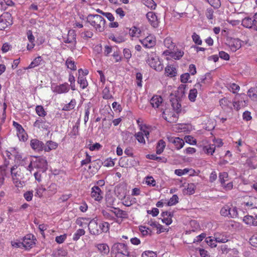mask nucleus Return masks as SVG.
<instances>
[{
	"mask_svg": "<svg viewBox=\"0 0 257 257\" xmlns=\"http://www.w3.org/2000/svg\"><path fill=\"white\" fill-rule=\"evenodd\" d=\"M186 85L181 84L178 88L175 94L171 93L170 95V101L173 110L176 112H171L167 109H165L163 114L168 115L165 119L170 123L176 122L178 118V114L181 111V104L180 103L181 98L185 95V89Z\"/></svg>",
	"mask_w": 257,
	"mask_h": 257,
	"instance_id": "f257e3e1",
	"label": "nucleus"
},
{
	"mask_svg": "<svg viewBox=\"0 0 257 257\" xmlns=\"http://www.w3.org/2000/svg\"><path fill=\"white\" fill-rule=\"evenodd\" d=\"M27 169L25 168H19L17 166H13L11 169V175L16 186L18 187H22L25 181L23 180L25 178V173Z\"/></svg>",
	"mask_w": 257,
	"mask_h": 257,
	"instance_id": "f03ea898",
	"label": "nucleus"
},
{
	"mask_svg": "<svg viewBox=\"0 0 257 257\" xmlns=\"http://www.w3.org/2000/svg\"><path fill=\"white\" fill-rule=\"evenodd\" d=\"M86 22L93 26L96 31L101 32L104 30L105 20L100 15L89 14L86 17Z\"/></svg>",
	"mask_w": 257,
	"mask_h": 257,
	"instance_id": "7ed1b4c3",
	"label": "nucleus"
},
{
	"mask_svg": "<svg viewBox=\"0 0 257 257\" xmlns=\"http://www.w3.org/2000/svg\"><path fill=\"white\" fill-rule=\"evenodd\" d=\"M146 62L152 68L157 71L160 72L163 70L164 65L160 61L159 57L155 52L147 53Z\"/></svg>",
	"mask_w": 257,
	"mask_h": 257,
	"instance_id": "20e7f679",
	"label": "nucleus"
},
{
	"mask_svg": "<svg viewBox=\"0 0 257 257\" xmlns=\"http://www.w3.org/2000/svg\"><path fill=\"white\" fill-rule=\"evenodd\" d=\"M121 254L123 255L130 256V252L128 250L127 245L124 243H114L111 248V254Z\"/></svg>",
	"mask_w": 257,
	"mask_h": 257,
	"instance_id": "39448f33",
	"label": "nucleus"
},
{
	"mask_svg": "<svg viewBox=\"0 0 257 257\" xmlns=\"http://www.w3.org/2000/svg\"><path fill=\"white\" fill-rule=\"evenodd\" d=\"M225 44L228 46L230 50L233 52H236L241 46V41L238 38L227 37Z\"/></svg>",
	"mask_w": 257,
	"mask_h": 257,
	"instance_id": "423d86ee",
	"label": "nucleus"
},
{
	"mask_svg": "<svg viewBox=\"0 0 257 257\" xmlns=\"http://www.w3.org/2000/svg\"><path fill=\"white\" fill-rule=\"evenodd\" d=\"M88 229L90 233L93 235H99L100 234L101 229L99 225V221L95 218L91 220L88 224Z\"/></svg>",
	"mask_w": 257,
	"mask_h": 257,
	"instance_id": "0eeeda50",
	"label": "nucleus"
},
{
	"mask_svg": "<svg viewBox=\"0 0 257 257\" xmlns=\"http://www.w3.org/2000/svg\"><path fill=\"white\" fill-rule=\"evenodd\" d=\"M36 238L34 235L32 234H28L24 237L23 239V247L25 248L26 250L32 248L35 244Z\"/></svg>",
	"mask_w": 257,
	"mask_h": 257,
	"instance_id": "6e6552de",
	"label": "nucleus"
},
{
	"mask_svg": "<svg viewBox=\"0 0 257 257\" xmlns=\"http://www.w3.org/2000/svg\"><path fill=\"white\" fill-rule=\"evenodd\" d=\"M12 24L11 15L9 13L4 14L0 17V30H3Z\"/></svg>",
	"mask_w": 257,
	"mask_h": 257,
	"instance_id": "1a4fd4ad",
	"label": "nucleus"
},
{
	"mask_svg": "<svg viewBox=\"0 0 257 257\" xmlns=\"http://www.w3.org/2000/svg\"><path fill=\"white\" fill-rule=\"evenodd\" d=\"M30 146L35 152H42L44 151L45 144L44 143L37 139H32L30 141Z\"/></svg>",
	"mask_w": 257,
	"mask_h": 257,
	"instance_id": "9d476101",
	"label": "nucleus"
},
{
	"mask_svg": "<svg viewBox=\"0 0 257 257\" xmlns=\"http://www.w3.org/2000/svg\"><path fill=\"white\" fill-rule=\"evenodd\" d=\"M35 167L41 169L42 172H45L47 169V162L45 157H39L36 158L34 163Z\"/></svg>",
	"mask_w": 257,
	"mask_h": 257,
	"instance_id": "9b49d317",
	"label": "nucleus"
},
{
	"mask_svg": "<svg viewBox=\"0 0 257 257\" xmlns=\"http://www.w3.org/2000/svg\"><path fill=\"white\" fill-rule=\"evenodd\" d=\"M141 42L144 47L150 48L156 45V38L153 36L150 35L141 40Z\"/></svg>",
	"mask_w": 257,
	"mask_h": 257,
	"instance_id": "f8f14e48",
	"label": "nucleus"
},
{
	"mask_svg": "<svg viewBox=\"0 0 257 257\" xmlns=\"http://www.w3.org/2000/svg\"><path fill=\"white\" fill-rule=\"evenodd\" d=\"M91 189V196L95 200L100 201L102 199L103 192L98 186H95Z\"/></svg>",
	"mask_w": 257,
	"mask_h": 257,
	"instance_id": "ddd939ff",
	"label": "nucleus"
},
{
	"mask_svg": "<svg viewBox=\"0 0 257 257\" xmlns=\"http://www.w3.org/2000/svg\"><path fill=\"white\" fill-rule=\"evenodd\" d=\"M34 126L39 129H43L47 130L49 126V124L45 120L39 118L37 119L33 124Z\"/></svg>",
	"mask_w": 257,
	"mask_h": 257,
	"instance_id": "4468645a",
	"label": "nucleus"
},
{
	"mask_svg": "<svg viewBox=\"0 0 257 257\" xmlns=\"http://www.w3.org/2000/svg\"><path fill=\"white\" fill-rule=\"evenodd\" d=\"M146 17L150 22L151 25L154 28H156L158 26V22L157 21V17L153 12H148Z\"/></svg>",
	"mask_w": 257,
	"mask_h": 257,
	"instance_id": "2eb2a0df",
	"label": "nucleus"
},
{
	"mask_svg": "<svg viewBox=\"0 0 257 257\" xmlns=\"http://www.w3.org/2000/svg\"><path fill=\"white\" fill-rule=\"evenodd\" d=\"M69 90V85L67 83H64L59 85H57L54 88L53 91L57 93H63L68 92Z\"/></svg>",
	"mask_w": 257,
	"mask_h": 257,
	"instance_id": "dca6fc26",
	"label": "nucleus"
},
{
	"mask_svg": "<svg viewBox=\"0 0 257 257\" xmlns=\"http://www.w3.org/2000/svg\"><path fill=\"white\" fill-rule=\"evenodd\" d=\"M65 43H75L76 44V34L74 30H69L68 33L67 38L64 41Z\"/></svg>",
	"mask_w": 257,
	"mask_h": 257,
	"instance_id": "f3484780",
	"label": "nucleus"
},
{
	"mask_svg": "<svg viewBox=\"0 0 257 257\" xmlns=\"http://www.w3.org/2000/svg\"><path fill=\"white\" fill-rule=\"evenodd\" d=\"M163 98L159 95H154L150 100V103L153 107L158 108L162 103Z\"/></svg>",
	"mask_w": 257,
	"mask_h": 257,
	"instance_id": "a211bd4d",
	"label": "nucleus"
},
{
	"mask_svg": "<svg viewBox=\"0 0 257 257\" xmlns=\"http://www.w3.org/2000/svg\"><path fill=\"white\" fill-rule=\"evenodd\" d=\"M45 63L44 60L43 59L41 56H38L35 58L33 61L30 63L29 66L27 67L26 69H32L36 66H38L40 65H43Z\"/></svg>",
	"mask_w": 257,
	"mask_h": 257,
	"instance_id": "6ab92c4d",
	"label": "nucleus"
},
{
	"mask_svg": "<svg viewBox=\"0 0 257 257\" xmlns=\"http://www.w3.org/2000/svg\"><path fill=\"white\" fill-rule=\"evenodd\" d=\"M99 251L103 255H107L109 251V247L106 243H99L95 245Z\"/></svg>",
	"mask_w": 257,
	"mask_h": 257,
	"instance_id": "aec40b11",
	"label": "nucleus"
},
{
	"mask_svg": "<svg viewBox=\"0 0 257 257\" xmlns=\"http://www.w3.org/2000/svg\"><path fill=\"white\" fill-rule=\"evenodd\" d=\"M243 203L247 206L250 207V208H254L257 207V198L255 197L249 196L247 201H244Z\"/></svg>",
	"mask_w": 257,
	"mask_h": 257,
	"instance_id": "412c9836",
	"label": "nucleus"
},
{
	"mask_svg": "<svg viewBox=\"0 0 257 257\" xmlns=\"http://www.w3.org/2000/svg\"><path fill=\"white\" fill-rule=\"evenodd\" d=\"M44 151L49 152L52 150H55L58 148V145L57 143L52 141H47L45 144Z\"/></svg>",
	"mask_w": 257,
	"mask_h": 257,
	"instance_id": "4be33fe9",
	"label": "nucleus"
},
{
	"mask_svg": "<svg viewBox=\"0 0 257 257\" xmlns=\"http://www.w3.org/2000/svg\"><path fill=\"white\" fill-rule=\"evenodd\" d=\"M115 201V198H114L111 194H108L106 195L105 204H106V206L107 207L114 208V207L113 206L114 205Z\"/></svg>",
	"mask_w": 257,
	"mask_h": 257,
	"instance_id": "5701e85b",
	"label": "nucleus"
},
{
	"mask_svg": "<svg viewBox=\"0 0 257 257\" xmlns=\"http://www.w3.org/2000/svg\"><path fill=\"white\" fill-rule=\"evenodd\" d=\"M115 211L110 210L115 215L116 217L121 218H128V214L126 211L121 210L119 208H114Z\"/></svg>",
	"mask_w": 257,
	"mask_h": 257,
	"instance_id": "b1692460",
	"label": "nucleus"
},
{
	"mask_svg": "<svg viewBox=\"0 0 257 257\" xmlns=\"http://www.w3.org/2000/svg\"><path fill=\"white\" fill-rule=\"evenodd\" d=\"M165 73L167 74L168 76H170V77H174L176 75L177 70L176 69L172 67L171 66L168 65L165 68Z\"/></svg>",
	"mask_w": 257,
	"mask_h": 257,
	"instance_id": "393cba45",
	"label": "nucleus"
},
{
	"mask_svg": "<svg viewBox=\"0 0 257 257\" xmlns=\"http://www.w3.org/2000/svg\"><path fill=\"white\" fill-rule=\"evenodd\" d=\"M166 147V143L163 140H160L158 141L156 147V153L157 154H161L164 151Z\"/></svg>",
	"mask_w": 257,
	"mask_h": 257,
	"instance_id": "a878e982",
	"label": "nucleus"
},
{
	"mask_svg": "<svg viewBox=\"0 0 257 257\" xmlns=\"http://www.w3.org/2000/svg\"><path fill=\"white\" fill-rule=\"evenodd\" d=\"M115 192L117 196L121 198V199L124 198L125 196V190L122 187L116 186L115 189Z\"/></svg>",
	"mask_w": 257,
	"mask_h": 257,
	"instance_id": "bb28decb",
	"label": "nucleus"
},
{
	"mask_svg": "<svg viewBox=\"0 0 257 257\" xmlns=\"http://www.w3.org/2000/svg\"><path fill=\"white\" fill-rule=\"evenodd\" d=\"M125 161L126 163L122 165V167H130L131 166H135L136 164V162L133 159L130 160L126 157H124L121 158V162Z\"/></svg>",
	"mask_w": 257,
	"mask_h": 257,
	"instance_id": "cd10ccee",
	"label": "nucleus"
},
{
	"mask_svg": "<svg viewBox=\"0 0 257 257\" xmlns=\"http://www.w3.org/2000/svg\"><path fill=\"white\" fill-rule=\"evenodd\" d=\"M65 64L68 69L75 71L77 69L75 62L72 60V58L69 57L65 62Z\"/></svg>",
	"mask_w": 257,
	"mask_h": 257,
	"instance_id": "c85d7f7f",
	"label": "nucleus"
},
{
	"mask_svg": "<svg viewBox=\"0 0 257 257\" xmlns=\"http://www.w3.org/2000/svg\"><path fill=\"white\" fill-rule=\"evenodd\" d=\"M173 52L171 53V58L175 60L180 59L184 55V52L178 49H177L176 50H174Z\"/></svg>",
	"mask_w": 257,
	"mask_h": 257,
	"instance_id": "c756f323",
	"label": "nucleus"
},
{
	"mask_svg": "<svg viewBox=\"0 0 257 257\" xmlns=\"http://www.w3.org/2000/svg\"><path fill=\"white\" fill-rule=\"evenodd\" d=\"M252 18L250 17H245L242 20L241 22V25L246 28H252Z\"/></svg>",
	"mask_w": 257,
	"mask_h": 257,
	"instance_id": "7c9ffc66",
	"label": "nucleus"
},
{
	"mask_svg": "<svg viewBox=\"0 0 257 257\" xmlns=\"http://www.w3.org/2000/svg\"><path fill=\"white\" fill-rule=\"evenodd\" d=\"M76 100L75 99H72L70 102L65 104L62 108L63 110L69 111L73 109L76 105Z\"/></svg>",
	"mask_w": 257,
	"mask_h": 257,
	"instance_id": "2f4dec72",
	"label": "nucleus"
},
{
	"mask_svg": "<svg viewBox=\"0 0 257 257\" xmlns=\"http://www.w3.org/2000/svg\"><path fill=\"white\" fill-rule=\"evenodd\" d=\"M6 165L0 166V187L2 186L5 180V176L6 175Z\"/></svg>",
	"mask_w": 257,
	"mask_h": 257,
	"instance_id": "473e14b6",
	"label": "nucleus"
},
{
	"mask_svg": "<svg viewBox=\"0 0 257 257\" xmlns=\"http://www.w3.org/2000/svg\"><path fill=\"white\" fill-rule=\"evenodd\" d=\"M216 145L215 144L209 145V146L203 147V151L207 154L213 155L215 150Z\"/></svg>",
	"mask_w": 257,
	"mask_h": 257,
	"instance_id": "72a5a7b5",
	"label": "nucleus"
},
{
	"mask_svg": "<svg viewBox=\"0 0 257 257\" xmlns=\"http://www.w3.org/2000/svg\"><path fill=\"white\" fill-rule=\"evenodd\" d=\"M77 82L82 89H85L88 86V82L86 79L83 76L79 75Z\"/></svg>",
	"mask_w": 257,
	"mask_h": 257,
	"instance_id": "f704fd0d",
	"label": "nucleus"
},
{
	"mask_svg": "<svg viewBox=\"0 0 257 257\" xmlns=\"http://www.w3.org/2000/svg\"><path fill=\"white\" fill-rule=\"evenodd\" d=\"M100 227L101 229L100 234L102 232H107L109 230V224L107 222L99 221Z\"/></svg>",
	"mask_w": 257,
	"mask_h": 257,
	"instance_id": "c9c22d12",
	"label": "nucleus"
},
{
	"mask_svg": "<svg viewBox=\"0 0 257 257\" xmlns=\"http://www.w3.org/2000/svg\"><path fill=\"white\" fill-rule=\"evenodd\" d=\"M205 241L207 244H208V245H209L212 248L215 247L217 246V242L215 239V237L212 238V236H208L206 237Z\"/></svg>",
	"mask_w": 257,
	"mask_h": 257,
	"instance_id": "e433bc0d",
	"label": "nucleus"
},
{
	"mask_svg": "<svg viewBox=\"0 0 257 257\" xmlns=\"http://www.w3.org/2000/svg\"><path fill=\"white\" fill-rule=\"evenodd\" d=\"M102 95L103 98L105 99L113 98V96L111 94L109 88L108 87H105L102 90Z\"/></svg>",
	"mask_w": 257,
	"mask_h": 257,
	"instance_id": "4c0bfd02",
	"label": "nucleus"
},
{
	"mask_svg": "<svg viewBox=\"0 0 257 257\" xmlns=\"http://www.w3.org/2000/svg\"><path fill=\"white\" fill-rule=\"evenodd\" d=\"M35 110L37 114L40 116L44 117L47 114V112L42 105H37Z\"/></svg>",
	"mask_w": 257,
	"mask_h": 257,
	"instance_id": "58836bf2",
	"label": "nucleus"
},
{
	"mask_svg": "<svg viewBox=\"0 0 257 257\" xmlns=\"http://www.w3.org/2000/svg\"><path fill=\"white\" fill-rule=\"evenodd\" d=\"M241 94H237L234 98V100L233 101V106L236 110H238L240 109V103H242V101H239L238 99V97H239Z\"/></svg>",
	"mask_w": 257,
	"mask_h": 257,
	"instance_id": "ea45409f",
	"label": "nucleus"
},
{
	"mask_svg": "<svg viewBox=\"0 0 257 257\" xmlns=\"http://www.w3.org/2000/svg\"><path fill=\"white\" fill-rule=\"evenodd\" d=\"M256 89L255 88H250L247 92L248 96L253 100H257V94L255 93Z\"/></svg>",
	"mask_w": 257,
	"mask_h": 257,
	"instance_id": "a19ab883",
	"label": "nucleus"
},
{
	"mask_svg": "<svg viewBox=\"0 0 257 257\" xmlns=\"http://www.w3.org/2000/svg\"><path fill=\"white\" fill-rule=\"evenodd\" d=\"M85 233V230L83 229H79L74 234L73 239L75 241L78 240L80 236L84 235Z\"/></svg>",
	"mask_w": 257,
	"mask_h": 257,
	"instance_id": "79ce46f5",
	"label": "nucleus"
},
{
	"mask_svg": "<svg viewBox=\"0 0 257 257\" xmlns=\"http://www.w3.org/2000/svg\"><path fill=\"white\" fill-rule=\"evenodd\" d=\"M164 43L165 46L168 49L172 50V48H174L175 44L173 43L170 38H167L164 40Z\"/></svg>",
	"mask_w": 257,
	"mask_h": 257,
	"instance_id": "37998d69",
	"label": "nucleus"
},
{
	"mask_svg": "<svg viewBox=\"0 0 257 257\" xmlns=\"http://www.w3.org/2000/svg\"><path fill=\"white\" fill-rule=\"evenodd\" d=\"M231 101L226 97L221 98L219 100L220 105L222 108H225L226 107H228Z\"/></svg>",
	"mask_w": 257,
	"mask_h": 257,
	"instance_id": "c03bdc74",
	"label": "nucleus"
},
{
	"mask_svg": "<svg viewBox=\"0 0 257 257\" xmlns=\"http://www.w3.org/2000/svg\"><path fill=\"white\" fill-rule=\"evenodd\" d=\"M174 144L177 150H179L183 147L185 143L182 139L177 137L175 142L174 143Z\"/></svg>",
	"mask_w": 257,
	"mask_h": 257,
	"instance_id": "a18cd8bd",
	"label": "nucleus"
},
{
	"mask_svg": "<svg viewBox=\"0 0 257 257\" xmlns=\"http://www.w3.org/2000/svg\"><path fill=\"white\" fill-rule=\"evenodd\" d=\"M197 91L196 88L192 89L190 90L189 94V99L192 101L194 102L195 100L196 96H197Z\"/></svg>",
	"mask_w": 257,
	"mask_h": 257,
	"instance_id": "49530a36",
	"label": "nucleus"
},
{
	"mask_svg": "<svg viewBox=\"0 0 257 257\" xmlns=\"http://www.w3.org/2000/svg\"><path fill=\"white\" fill-rule=\"evenodd\" d=\"M206 1L214 9H218L221 6L220 0H206Z\"/></svg>",
	"mask_w": 257,
	"mask_h": 257,
	"instance_id": "de8ad7c7",
	"label": "nucleus"
},
{
	"mask_svg": "<svg viewBox=\"0 0 257 257\" xmlns=\"http://www.w3.org/2000/svg\"><path fill=\"white\" fill-rule=\"evenodd\" d=\"M178 200L179 198L178 196L176 194H174L168 202L167 205L170 206L175 205L178 202Z\"/></svg>",
	"mask_w": 257,
	"mask_h": 257,
	"instance_id": "09e8293b",
	"label": "nucleus"
},
{
	"mask_svg": "<svg viewBox=\"0 0 257 257\" xmlns=\"http://www.w3.org/2000/svg\"><path fill=\"white\" fill-rule=\"evenodd\" d=\"M220 214L222 216H227L229 217V206L225 205L222 207L220 210Z\"/></svg>",
	"mask_w": 257,
	"mask_h": 257,
	"instance_id": "8fccbe9b",
	"label": "nucleus"
},
{
	"mask_svg": "<svg viewBox=\"0 0 257 257\" xmlns=\"http://www.w3.org/2000/svg\"><path fill=\"white\" fill-rule=\"evenodd\" d=\"M13 125L16 128L18 134L19 133L20 135H21V134L24 133L25 130L20 124L14 121Z\"/></svg>",
	"mask_w": 257,
	"mask_h": 257,
	"instance_id": "3c124183",
	"label": "nucleus"
},
{
	"mask_svg": "<svg viewBox=\"0 0 257 257\" xmlns=\"http://www.w3.org/2000/svg\"><path fill=\"white\" fill-rule=\"evenodd\" d=\"M253 217L254 216L251 215H246L243 217V221L245 224L252 225Z\"/></svg>",
	"mask_w": 257,
	"mask_h": 257,
	"instance_id": "603ef678",
	"label": "nucleus"
},
{
	"mask_svg": "<svg viewBox=\"0 0 257 257\" xmlns=\"http://www.w3.org/2000/svg\"><path fill=\"white\" fill-rule=\"evenodd\" d=\"M36 190V192L35 193V196L38 197L39 198H41L43 196V192H45L46 189L45 188L43 187H39L37 188Z\"/></svg>",
	"mask_w": 257,
	"mask_h": 257,
	"instance_id": "864d4df0",
	"label": "nucleus"
},
{
	"mask_svg": "<svg viewBox=\"0 0 257 257\" xmlns=\"http://www.w3.org/2000/svg\"><path fill=\"white\" fill-rule=\"evenodd\" d=\"M47 190L52 194H54L57 190V186L55 183H51L48 187Z\"/></svg>",
	"mask_w": 257,
	"mask_h": 257,
	"instance_id": "5fc2aeb1",
	"label": "nucleus"
},
{
	"mask_svg": "<svg viewBox=\"0 0 257 257\" xmlns=\"http://www.w3.org/2000/svg\"><path fill=\"white\" fill-rule=\"evenodd\" d=\"M141 30L136 27H133L129 29V33L131 36L135 37L137 34H140Z\"/></svg>",
	"mask_w": 257,
	"mask_h": 257,
	"instance_id": "6e6d98bb",
	"label": "nucleus"
},
{
	"mask_svg": "<svg viewBox=\"0 0 257 257\" xmlns=\"http://www.w3.org/2000/svg\"><path fill=\"white\" fill-rule=\"evenodd\" d=\"M237 210L236 207H233L232 208L229 207V217L235 218L237 216Z\"/></svg>",
	"mask_w": 257,
	"mask_h": 257,
	"instance_id": "4d7b16f0",
	"label": "nucleus"
},
{
	"mask_svg": "<svg viewBox=\"0 0 257 257\" xmlns=\"http://www.w3.org/2000/svg\"><path fill=\"white\" fill-rule=\"evenodd\" d=\"M135 137L139 143L145 144V140L143 132H138V133L136 134Z\"/></svg>",
	"mask_w": 257,
	"mask_h": 257,
	"instance_id": "13d9d810",
	"label": "nucleus"
},
{
	"mask_svg": "<svg viewBox=\"0 0 257 257\" xmlns=\"http://www.w3.org/2000/svg\"><path fill=\"white\" fill-rule=\"evenodd\" d=\"M215 237L217 242L225 243L228 240L226 236H224V235H216Z\"/></svg>",
	"mask_w": 257,
	"mask_h": 257,
	"instance_id": "bf43d9fd",
	"label": "nucleus"
},
{
	"mask_svg": "<svg viewBox=\"0 0 257 257\" xmlns=\"http://www.w3.org/2000/svg\"><path fill=\"white\" fill-rule=\"evenodd\" d=\"M192 38L193 42L197 45H201L202 44V40L200 39V36L197 35L196 33H194L192 36Z\"/></svg>",
	"mask_w": 257,
	"mask_h": 257,
	"instance_id": "052dcab7",
	"label": "nucleus"
},
{
	"mask_svg": "<svg viewBox=\"0 0 257 257\" xmlns=\"http://www.w3.org/2000/svg\"><path fill=\"white\" fill-rule=\"evenodd\" d=\"M213 14L214 11L212 8H209L207 9L205 12V15L208 19L212 20L214 17Z\"/></svg>",
	"mask_w": 257,
	"mask_h": 257,
	"instance_id": "680f3d73",
	"label": "nucleus"
},
{
	"mask_svg": "<svg viewBox=\"0 0 257 257\" xmlns=\"http://www.w3.org/2000/svg\"><path fill=\"white\" fill-rule=\"evenodd\" d=\"M228 177V174L226 172H222L219 173V179L220 181V182L221 183L222 185H224L225 184V178Z\"/></svg>",
	"mask_w": 257,
	"mask_h": 257,
	"instance_id": "e2e57ef3",
	"label": "nucleus"
},
{
	"mask_svg": "<svg viewBox=\"0 0 257 257\" xmlns=\"http://www.w3.org/2000/svg\"><path fill=\"white\" fill-rule=\"evenodd\" d=\"M195 185H194V184H188L187 188L186 189V190L187 191V193L189 194V195L194 194L195 193Z\"/></svg>",
	"mask_w": 257,
	"mask_h": 257,
	"instance_id": "0e129e2a",
	"label": "nucleus"
},
{
	"mask_svg": "<svg viewBox=\"0 0 257 257\" xmlns=\"http://www.w3.org/2000/svg\"><path fill=\"white\" fill-rule=\"evenodd\" d=\"M190 170L187 168H185L183 170L182 169H176L175 170V174L179 176H181L183 175L188 173Z\"/></svg>",
	"mask_w": 257,
	"mask_h": 257,
	"instance_id": "69168bd1",
	"label": "nucleus"
},
{
	"mask_svg": "<svg viewBox=\"0 0 257 257\" xmlns=\"http://www.w3.org/2000/svg\"><path fill=\"white\" fill-rule=\"evenodd\" d=\"M249 243L252 246L257 247V234L251 236L249 239Z\"/></svg>",
	"mask_w": 257,
	"mask_h": 257,
	"instance_id": "338daca9",
	"label": "nucleus"
},
{
	"mask_svg": "<svg viewBox=\"0 0 257 257\" xmlns=\"http://www.w3.org/2000/svg\"><path fill=\"white\" fill-rule=\"evenodd\" d=\"M142 257H157V254L153 251H146L142 253Z\"/></svg>",
	"mask_w": 257,
	"mask_h": 257,
	"instance_id": "774afa93",
	"label": "nucleus"
}]
</instances>
